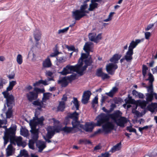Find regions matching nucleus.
I'll return each mask as SVG.
<instances>
[{
  "label": "nucleus",
  "mask_w": 157,
  "mask_h": 157,
  "mask_svg": "<svg viewBox=\"0 0 157 157\" xmlns=\"http://www.w3.org/2000/svg\"><path fill=\"white\" fill-rule=\"evenodd\" d=\"M3 138L4 140V145L5 146L8 142L9 139H10V137L4 135Z\"/></svg>",
  "instance_id": "52"
},
{
  "label": "nucleus",
  "mask_w": 157,
  "mask_h": 157,
  "mask_svg": "<svg viewBox=\"0 0 157 157\" xmlns=\"http://www.w3.org/2000/svg\"><path fill=\"white\" fill-rule=\"evenodd\" d=\"M11 144L9 145L6 149V157H9L13 155L15 153V149Z\"/></svg>",
  "instance_id": "15"
},
{
  "label": "nucleus",
  "mask_w": 157,
  "mask_h": 157,
  "mask_svg": "<svg viewBox=\"0 0 157 157\" xmlns=\"http://www.w3.org/2000/svg\"><path fill=\"white\" fill-rule=\"evenodd\" d=\"M58 83L59 84L61 83L62 86L64 87L66 86L68 83L65 77L63 78L61 80H59Z\"/></svg>",
  "instance_id": "29"
},
{
  "label": "nucleus",
  "mask_w": 157,
  "mask_h": 157,
  "mask_svg": "<svg viewBox=\"0 0 157 157\" xmlns=\"http://www.w3.org/2000/svg\"><path fill=\"white\" fill-rule=\"evenodd\" d=\"M106 114L105 113H101L98 116V120L96 125L100 126L101 124L104 123H106L109 122V118H111L110 115Z\"/></svg>",
  "instance_id": "9"
},
{
  "label": "nucleus",
  "mask_w": 157,
  "mask_h": 157,
  "mask_svg": "<svg viewBox=\"0 0 157 157\" xmlns=\"http://www.w3.org/2000/svg\"><path fill=\"white\" fill-rule=\"evenodd\" d=\"M101 77L103 79L108 78H109V76L106 74L103 73Z\"/></svg>",
  "instance_id": "56"
},
{
  "label": "nucleus",
  "mask_w": 157,
  "mask_h": 157,
  "mask_svg": "<svg viewBox=\"0 0 157 157\" xmlns=\"http://www.w3.org/2000/svg\"><path fill=\"white\" fill-rule=\"evenodd\" d=\"M73 102L75 106L76 110H78L79 109V105L78 104V101L77 98H74V100L73 101Z\"/></svg>",
  "instance_id": "44"
},
{
  "label": "nucleus",
  "mask_w": 157,
  "mask_h": 157,
  "mask_svg": "<svg viewBox=\"0 0 157 157\" xmlns=\"http://www.w3.org/2000/svg\"><path fill=\"white\" fill-rule=\"evenodd\" d=\"M16 84V82L15 81H13L10 82L9 86L7 88L6 90V91L8 92V91L11 90L13 86Z\"/></svg>",
  "instance_id": "32"
},
{
  "label": "nucleus",
  "mask_w": 157,
  "mask_h": 157,
  "mask_svg": "<svg viewBox=\"0 0 157 157\" xmlns=\"http://www.w3.org/2000/svg\"><path fill=\"white\" fill-rule=\"evenodd\" d=\"M107 97L105 96L102 95L101 99V104L102 105L103 103L105 102V100L107 99Z\"/></svg>",
  "instance_id": "57"
},
{
  "label": "nucleus",
  "mask_w": 157,
  "mask_h": 157,
  "mask_svg": "<svg viewBox=\"0 0 157 157\" xmlns=\"http://www.w3.org/2000/svg\"><path fill=\"white\" fill-rule=\"evenodd\" d=\"M117 68V65L113 63H109L106 67L107 71L110 74H113L114 71Z\"/></svg>",
  "instance_id": "13"
},
{
  "label": "nucleus",
  "mask_w": 157,
  "mask_h": 157,
  "mask_svg": "<svg viewBox=\"0 0 157 157\" xmlns=\"http://www.w3.org/2000/svg\"><path fill=\"white\" fill-rule=\"evenodd\" d=\"M121 56H122L121 55H119L117 54H115L110 59V60L111 62H113L115 63H117L118 60L121 58Z\"/></svg>",
  "instance_id": "22"
},
{
  "label": "nucleus",
  "mask_w": 157,
  "mask_h": 157,
  "mask_svg": "<svg viewBox=\"0 0 157 157\" xmlns=\"http://www.w3.org/2000/svg\"><path fill=\"white\" fill-rule=\"evenodd\" d=\"M146 96V101L147 102L151 101H152L153 98V94H147Z\"/></svg>",
  "instance_id": "38"
},
{
  "label": "nucleus",
  "mask_w": 157,
  "mask_h": 157,
  "mask_svg": "<svg viewBox=\"0 0 157 157\" xmlns=\"http://www.w3.org/2000/svg\"><path fill=\"white\" fill-rule=\"evenodd\" d=\"M140 42V40L137 39L135 41H132L130 43L128 48V51L124 56V59L126 60L127 61L130 62L132 59V55L133 54V49Z\"/></svg>",
  "instance_id": "4"
},
{
  "label": "nucleus",
  "mask_w": 157,
  "mask_h": 157,
  "mask_svg": "<svg viewBox=\"0 0 157 157\" xmlns=\"http://www.w3.org/2000/svg\"><path fill=\"white\" fill-rule=\"evenodd\" d=\"M124 101L127 103L134 104L135 103V100L132 99V97L130 96L129 94L128 95V98L125 99Z\"/></svg>",
  "instance_id": "34"
},
{
  "label": "nucleus",
  "mask_w": 157,
  "mask_h": 157,
  "mask_svg": "<svg viewBox=\"0 0 157 157\" xmlns=\"http://www.w3.org/2000/svg\"><path fill=\"white\" fill-rule=\"evenodd\" d=\"M121 144L120 142L113 146L109 151V152L113 153L116 151L119 150L121 148Z\"/></svg>",
  "instance_id": "24"
},
{
  "label": "nucleus",
  "mask_w": 157,
  "mask_h": 157,
  "mask_svg": "<svg viewBox=\"0 0 157 157\" xmlns=\"http://www.w3.org/2000/svg\"><path fill=\"white\" fill-rule=\"evenodd\" d=\"M33 104L34 105L40 106V107L38 108L39 110H40L41 108L44 107L43 102L38 100L34 101L33 103Z\"/></svg>",
  "instance_id": "31"
},
{
  "label": "nucleus",
  "mask_w": 157,
  "mask_h": 157,
  "mask_svg": "<svg viewBox=\"0 0 157 157\" xmlns=\"http://www.w3.org/2000/svg\"><path fill=\"white\" fill-rule=\"evenodd\" d=\"M15 76V74L13 72H12L7 77L10 79H13Z\"/></svg>",
  "instance_id": "60"
},
{
  "label": "nucleus",
  "mask_w": 157,
  "mask_h": 157,
  "mask_svg": "<svg viewBox=\"0 0 157 157\" xmlns=\"http://www.w3.org/2000/svg\"><path fill=\"white\" fill-rule=\"evenodd\" d=\"M93 43L91 42L86 43L85 44L83 47V49L87 53V54H86L84 53L82 54L81 57L79 59V62L80 61L82 62L83 59H85L84 61L85 63V61L86 59H88V62H89V60H90L92 61V63H93V61L91 58H87L89 56L90 52H93Z\"/></svg>",
  "instance_id": "5"
},
{
  "label": "nucleus",
  "mask_w": 157,
  "mask_h": 157,
  "mask_svg": "<svg viewBox=\"0 0 157 157\" xmlns=\"http://www.w3.org/2000/svg\"><path fill=\"white\" fill-rule=\"evenodd\" d=\"M44 120V117L43 116L39 118L37 116H35L32 120L30 121L29 124L31 127L30 132L31 133V140L36 141L37 140L39 132L38 128H36V127L39 124L42 125Z\"/></svg>",
  "instance_id": "2"
},
{
  "label": "nucleus",
  "mask_w": 157,
  "mask_h": 157,
  "mask_svg": "<svg viewBox=\"0 0 157 157\" xmlns=\"http://www.w3.org/2000/svg\"><path fill=\"white\" fill-rule=\"evenodd\" d=\"M26 95L28 100L30 101L35 100L37 97V94L33 92H30L26 94Z\"/></svg>",
  "instance_id": "19"
},
{
  "label": "nucleus",
  "mask_w": 157,
  "mask_h": 157,
  "mask_svg": "<svg viewBox=\"0 0 157 157\" xmlns=\"http://www.w3.org/2000/svg\"><path fill=\"white\" fill-rule=\"evenodd\" d=\"M98 98L97 96H96L93 99L92 101V106L93 108H95V105L98 104Z\"/></svg>",
  "instance_id": "41"
},
{
  "label": "nucleus",
  "mask_w": 157,
  "mask_h": 157,
  "mask_svg": "<svg viewBox=\"0 0 157 157\" xmlns=\"http://www.w3.org/2000/svg\"><path fill=\"white\" fill-rule=\"evenodd\" d=\"M87 7L88 5L87 4L85 3L83 5L81 6L80 10H79L83 14L85 15V16L86 15V13H89L88 11L86 10Z\"/></svg>",
  "instance_id": "28"
},
{
  "label": "nucleus",
  "mask_w": 157,
  "mask_h": 157,
  "mask_svg": "<svg viewBox=\"0 0 157 157\" xmlns=\"http://www.w3.org/2000/svg\"><path fill=\"white\" fill-rule=\"evenodd\" d=\"M75 128V127H73V126L72 127H70L66 126L62 128V130L65 132L69 133L72 131L73 128Z\"/></svg>",
  "instance_id": "37"
},
{
  "label": "nucleus",
  "mask_w": 157,
  "mask_h": 157,
  "mask_svg": "<svg viewBox=\"0 0 157 157\" xmlns=\"http://www.w3.org/2000/svg\"><path fill=\"white\" fill-rule=\"evenodd\" d=\"M36 147L38 148V151L41 152L46 147V145L45 142L43 141H39L36 143Z\"/></svg>",
  "instance_id": "17"
},
{
  "label": "nucleus",
  "mask_w": 157,
  "mask_h": 157,
  "mask_svg": "<svg viewBox=\"0 0 157 157\" xmlns=\"http://www.w3.org/2000/svg\"><path fill=\"white\" fill-rule=\"evenodd\" d=\"M146 88H147L148 92L149 93L148 94H153V88L152 84H150L149 86H147Z\"/></svg>",
  "instance_id": "46"
},
{
  "label": "nucleus",
  "mask_w": 157,
  "mask_h": 157,
  "mask_svg": "<svg viewBox=\"0 0 157 157\" xmlns=\"http://www.w3.org/2000/svg\"><path fill=\"white\" fill-rule=\"evenodd\" d=\"M149 78L148 80H149L150 84H152V83L154 81V78L153 75L151 73L148 74Z\"/></svg>",
  "instance_id": "51"
},
{
  "label": "nucleus",
  "mask_w": 157,
  "mask_h": 157,
  "mask_svg": "<svg viewBox=\"0 0 157 157\" xmlns=\"http://www.w3.org/2000/svg\"><path fill=\"white\" fill-rule=\"evenodd\" d=\"M122 113L119 110L115 111L113 113L110 114V116L111 119L118 126L124 127V124L127 122L126 118L121 117Z\"/></svg>",
  "instance_id": "3"
},
{
  "label": "nucleus",
  "mask_w": 157,
  "mask_h": 157,
  "mask_svg": "<svg viewBox=\"0 0 157 157\" xmlns=\"http://www.w3.org/2000/svg\"><path fill=\"white\" fill-rule=\"evenodd\" d=\"M88 61V59L86 60L85 61V65L83 67H82L83 63L81 61L79 62V60L78 63L77 65L73 66L68 65L63 68L62 71L59 73L62 75H65L71 73L72 71H75L78 74L82 75L83 72L86 69L87 67L90 65L92 63L91 60H90L89 62Z\"/></svg>",
  "instance_id": "1"
},
{
  "label": "nucleus",
  "mask_w": 157,
  "mask_h": 157,
  "mask_svg": "<svg viewBox=\"0 0 157 157\" xmlns=\"http://www.w3.org/2000/svg\"><path fill=\"white\" fill-rule=\"evenodd\" d=\"M65 108V104L63 101H61L60 102L59 105L58 107V110L63 111Z\"/></svg>",
  "instance_id": "35"
},
{
  "label": "nucleus",
  "mask_w": 157,
  "mask_h": 157,
  "mask_svg": "<svg viewBox=\"0 0 157 157\" xmlns=\"http://www.w3.org/2000/svg\"><path fill=\"white\" fill-rule=\"evenodd\" d=\"M127 130L130 132H134L136 133V130L135 129L133 128L132 127H127Z\"/></svg>",
  "instance_id": "54"
},
{
  "label": "nucleus",
  "mask_w": 157,
  "mask_h": 157,
  "mask_svg": "<svg viewBox=\"0 0 157 157\" xmlns=\"http://www.w3.org/2000/svg\"><path fill=\"white\" fill-rule=\"evenodd\" d=\"M96 34L94 33H90L89 35V38L90 40L95 42V36Z\"/></svg>",
  "instance_id": "39"
},
{
  "label": "nucleus",
  "mask_w": 157,
  "mask_h": 157,
  "mask_svg": "<svg viewBox=\"0 0 157 157\" xmlns=\"http://www.w3.org/2000/svg\"><path fill=\"white\" fill-rule=\"evenodd\" d=\"M16 60L17 63L19 64H21L23 62L22 57L21 54H18L16 58Z\"/></svg>",
  "instance_id": "42"
},
{
  "label": "nucleus",
  "mask_w": 157,
  "mask_h": 157,
  "mask_svg": "<svg viewBox=\"0 0 157 157\" xmlns=\"http://www.w3.org/2000/svg\"><path fill=\"white\" fill-rule=\"evenodd\" d=\"M47 137L48 139H51L54 135L55 132H59L62 131V128L59 126H49L47 128Z\"/></svg>",
  "instance_id": "8"
},
{
  "label": "nucleus",
  "mask_w": 157,
  "mask_h": 157,
  "mask_svg": "<svg viewBox=\"0 0 157 157\" xmlns=\"http://www.w3.org/2000/svg\"><path fill=\"white\" fill-rule=\"evenodd\" d=\"M40 83L42 84L45 85H48V83H47V81L46 80H40L39 81V82H37L33 84V86H35L36 85H39Z\"/></svg>",
  "instance_id": "43"
},
{
  "label": "nucleus",
  "mask_w": 157,
  "mask_h": 157,
  "mask_svg": "<svg viewBox=\"0 0 157 157\" xmlns=\"http://www.w3.org/2000/svg\"><path fill=\"white\" fill-rule=\"evenodd\" d=\"M91 94L89 91H85L83 93L82 99V102L84 104L87 103L89 99Z\"/></svg>",
  "instance_id": "16"
},
{
  "label": "nucleus",
  "mask_w": 157,
  "mask_h": 157,
  "mask_svg": "<svg viewBox=\"0 0 157 157\" xmlns=\"http://www.w3.org/2000/svg\"><path fill=\"white\" fill-rule=\"evenodd\" d=\"M145 38L146 39H148L151 36V33L149 32H146L145 33Z\"/></svg>",
  "instance_id": "59"
},
{
  "label": "nucleus",
  "mask_w": 157,
  "mask_h": 157,
  "mask_svg": "<svg viewBox=\"0 0 157 157\" xmlns=\"http://www.w3.org/2000/svg\"><path fill=\"white\" fill-rule=\"evenodd\" d=\"M7 121L6 120H1L0 119V127H1L2 124H6Z\"/></svg>",
  "instance_id": "62"
},
{
  "label": "nucleus",
  "mask_w": 157,
  "mask_h": 157,
  "mask_svg": "<svg viewBox=\"0 0 157 157\" xmlns=\"http://www.w3.org/2000/svg\"><path fill=\"white\" fill-rule=\"evenodd\" d=\"M36 141L33 140H30L29 141V146L30 148L33 150L34 149V144Z\"/></svg>",
  "instance_id": "40"
},
{
  "label": "nucleus",
  "mask_w": 157,
  "mask_h": 157,
  "mask_svg": "<svg viewBox=\"0 0 157 157\" xmlns=\"http://www.w3.org/2000/svg\"><path fill=\"white\" fill-rule=\"evenodd\" d=\"M23 156L24 157H29V156L27 151L25 149L21 150L20 154L16 157H21Z\"/></svg>",
  "instance_id": "30"
},
{
  "label": "nucleus",
  "mask_w": 157,
  "mask_h": 157,
  "mask_svg": "<svg viewBox=\"0 0 157 157\" xmlns=\"http://www.w3.org/2000/svg\"><path fill=\"white\" fill-rule=\"evenodd\" d=\"M10 142L14 145L17 144L18 146H21L23 147H25L26 145L25 143L22 141V138L21 136L12 138L10 140Z\"/></svg>",
  "instance_id": "10"
},
{
  "label": "nucleus",
  "mask_w": 157,
  "mask_h": 157,
  "mask_svg": "<svg viewBox=\"0 0 157 157\" xmlns=\"http://www.w3.org/2000/svg\"><path fill=\"white\" fill-rule=\"evenodd\" d=\"M79 114L76 111L70 115V117L73 119L71 124L73 127H78L80 124V122L78 121Z\"/></svg>",
  "instance_id": "11"
},
{
  "label": "nucleus",
  "mask_w": 157,
  "mask_h": 157,
  "mask_svg": "<svg viewBox=\"0 0 157 157\" xmlns=\"http://www.w3.org/2000/svg\"><path fill=\"white\" fill-rule=\"evenodd\" d=\"M94 126V123L92 122H86L84 126L80 124L78 127L83 128L86 132H91Z\"/></svg>",
  "instance_id": "12"
},
{
  "label": "nucleus",
  "mask_w": 157,
  "mask_h": 157,
  "mask_svg": "<svg viewBox=\"0 0 157 157\" xmlns=\"http://www.w3.org/2000/svg\"><path fill=\"white\" fill-rule=\"evenodd\" d=\"M154 26L153 24H150L148 25L147 27L145 28V30L146 31H148L151 29Z\"/></svg>",
  "instance_id": "64"
},
{
  "label": "nucleus",
  "mask_w": 157,
  "mask_h": 157,
  "mask_svg": "<svg viewBox=\"0 0 157 157\" xmlns=\"http://www.w3.org/2000/svg\"><path fill=\"white\" fill-rule=\"evenodd\" d=\"M41 34L40 30L36 29L34 32V37L36 41H38L40 39Z\"/></svg>",
  "instance_id": "21"
},
{
  "label": "nucleus",
  "mask_w": 157,
  "mask_h": 157,
  "mask_svg": "<svg viewBox=\"0 0 157 157\" xmlns=\"http://www.w3.org/2000/svg\"><path fill=\"white\" fill-rule=\"evenodd\" d=\"M4 135L10 137V140L11 139L15 137V130L14 129L10 128L7 130L4 133Z\"/></svg>",
  "instance_id": "18"
},
{
  "label": "nucleus",
  "mask_w": 157,
  "mask_h": 157,
  "mask_svg": "<svg viewBox=\"0 0 157 157\" xmlns=\"http://www.w3.org/2000/svg\"><path fill=\"white\" fill-rule=\"evenodd\" d=\"M91 2L90 4L89 5L88 10L90 11H92L95 8H97L98 4L94 2L92 0H91Z\"/></svg>",
  "instance_id": "27"
},
{
  "label": "nucleus",
  "mask_w": 157,
  "mask_h": 157,
  "mask_svg": "<svg viewBox=\"0 0 157 157\" xmlns=\"http://www.w3.org/2000/svg\"><path fill=\"white\" fill-rule=\"evenodd\" d=\"M103 73V72L102 71V69H99L98 70L96 73V75L98 77H101Z\"/></svg>",
  "instance_id": "53"
},
{
  "label": "nucleus",
  "mask_w": 157,
  "mask_h": 157,
  "mask_svg": "<svg viewBox=\"0 0 157 157\" xmlns=\"http://www.w3.org/2000/svg\"><path fill=\"white\" fill-rule=\"evenodd\" d=\"M103 129H99L95 132V134L101 133L104 132L106 133H108L113 130L114 127V124L112 122H108L102 125Z\"/></svg>",
  "instance_id": "6"
},
{
  "label": "nucleus",
  "mask_w": 157,
  "mask_h": 157,
  "mask_svg": "<svg viewBox=\"0 0 157 157\" xmlns=\"http://www.w3.org/2000/svg\"><path fill=\"white\" fill-rule=\"evenodd\" d=\"M69 29V27H66L63 29H60L58 30V33L60 34L66 33Z\"/></svg>",
  "instance_id": "49"
},
{
  "label": "nucleus",
  "mask_w": 157,
  "mask_h": 157,
  "mask_svg": "<svg viewBox=\"0 0 157 157\" xmlns=\"http://www.w3.org/2000/svg\"><path fill=\"white\" fill-rule=\"evenodd\" d=\"M6 82L5 80L3 79L0 82V89L2 88L3 84H5Z\"/></svg>",
  "instance_id": "61"
},
{
  "label": "nucleus",
  "mask_w": 157,
  "mask_h": 157,
  "mask_svg": "<svg viewBox=\"0 0 157 157\" xmlns=\"http://www.w3.org/2000/svg\"><path fill=\"white\" fill-rule=\"evenodd\" d=\"M66 57L63 56L62 54H61L57 58V64L59 65L60 63H64L66 61Z\"/></svg>",
  "instance_id": "20"
},
{
  "label": "nucleus",
  "mask_w": 157,
  "mask_h": 157,
  "mask_svg": "<svg viewBox=\"0 0 157 157\" xmlns=\"http://www.w3.org/2000/svg\"><path fill=\"white\" fill-rule=\"evenodd\" d=\"M148 69L147 67L144 65H143L142 67V73L143 76L144 77L145 76L147 73V70Z\"/></svg>",
  "instance_id": "47"
},
{
  "label": "nucleus",
  "mask_w": 157,
  "mask_h": 157,
  "mask_svg": "<svg viewBox=\"0 0 157 157\" xmlns=\"http://www.w3.org/2000/svg\"><path fill=\"white\" fill-rule=\"evenodd\" d=\"M137 107L138 105H134L132 107V112L133 113L135 114L137 117H141L142 116V115L140 113L136 110Z\"/></svg>",
  "instance_id": "26"
},
{
  "label": "nucleus",
  "mask_w": 157,
  "mask_h": 157,
  "mask_svg": "<svg viewBox=\"0 0 157 157\" xmlns=\"http://www.w3.org/2000/svg\"><path fill=\"white\" fill-rule=\"evenodd\" d=\"M59 53L57 50H56L55 51V52L54 53H52L49 56H50L51 57H55Z\"/></svg>",
  "instance_id": "58"
},
{
  "label": "nucleus",
  "mask_w": 157,
  "mask_h": 157,
  "mask_svg": "<svg viewBox=\"0 0 157 157\" xmlns=\"http://www.w3.org/2000/svg\"><path fill=\"white\" fill-rule=\"evenodd\" d=\"M152 126V125L146 126L143 127H139V130L140 132H142L144 129H147L148 128H151Z\"/></svg>",
  "instance_id": "50"
},
{
  "label": "nucleus",
  "mask_w": 157,
  "mask_h": 157,
  "mask_svg": "<svg viewBox=\"0 0 157 157\" xmlns=\"http://www.w3.org/2000/svg\"><path fill=\"white\" fill-rule=\"evenodd\" d=\"M115 13L114 12H111L109 15L108 18L104 20V21L105 22H108L111 21L112 19L113 15L115 14Z\"/></svg>",
  "instance_id": "45"
},
{
  "label": "nucleus",
  "mask_w": 157,
  "mask_h": 157,
  "mask_svg": "<svg viewBox=\"0 0 157 157\" xmlns=\"http://www.w3.org/2000/svg\"><path fill=\"white\" fill-rule=\"evenodd\" d=\"M4 98L6 99V104L8 107H13L14 105V98L13 95L9 94L7 91L2 92Z\"/></svg>",
  "instance_id": "7"
},
{
  "label": "nucleus",
  "mask_w": 157,
  "mask_h": 157,
  "mask_svg": "<svg viewBox=\"0 0 157 157\" xmlns=\"http://www.w3.org/2000/svg\"><path fill=\"white\" fill-rule=\"evenodd\" d=\"M52 95V94L50 93L45 94H44V97L43 98V102H45L44 100L48 99L50 96Z\"/></svg>",
  "instance_id": "48"
},
{
  "label": "nucleus",
  "mask_w": 157,
  "mask_h": 157,
  "mask_svg": "<svg viewBox=\"0 0 157 157\" xmlns=\"http://www.w3.org/2000/svg\"><path fill=\"white\" fill-rule=\"evenodd\" d=\"M21 134L25 137H27L29 136V131L25 128H23L21 129Z\"/></svg>",
  "instance_id": "33"
},
{
  "label": "nucleus",
  "mask_w": 157,
  "mask_h": 157,
  "mask_svg": "<svg viewBox=\"0 0 157 157\" xmlns=\"http://www.w3.org/2000/svg\"><path fill=\"white\" fill-rule=\"evenodd\" d=\"M101 39V34H99L97 36H95V42H97V41Z\"/></svg>",
  "instance_id": "63"
},
{
  "label": "nucleus",
  "mask_w": 157,
  "mask_h": 157,
  "mask_svg": "<svg viewBox=\"0 0 157 157\" xmlns=\"http://www.w3.org/2000/svg\"><path fill=\"white\" fill-rule=\"evenodd\" d=\"M85 16L79 10H76L72 12V16L75 20H79L81 18Z\"/></svg>",
  "instance_id": "14"
},
{
  "label": "nucleus",
  "mask_w": 157,
  "mask_h": 157,
  "mask_svg": "<svg viewBox=\"0 0 157 157\" xmlns=\"http://www.w3.org/2000/svg\"><path fill=\"white\" fill-rule=\"evenodd\" d=\"M12 107H8L7 111L6 113V117L10 118L12 115Z\"/></svg>",
  "instance_id": "36"
},
{
  "label": "nucleus",
  "mask_w": 157,
  "mask_h": 157,
  "mask_svg": "<svg viewBox=\"0 0 157 157\" xmlns=\"http://www.w3.org/2000/svg\"><path fill=\"white\" fill-rule=\"evenodd\" d=\"M76 75L75 74H72L70 76L67 77V79L70 80H72L75 79Z\"/></svg>",
  "instance_id": "55"
},
{
  "label": "nucleus",
  "mask_w": 157,
  "mask_h": 157,
  "mask_svg": "<svg viewBox=\"0 0 157 157\" xmlns=\"http://www.w3.org/2000/svg\"><path fill=\"white\" fill-rule=\"evenodd\" d=\"M118 88L116 87H113L112 89L108 93H106L105 94L109 96L112 98L114 95L118 91Z\"/></svg>",
  "instance_id": "23"
},
{
  "label": "nucleus",
  "mask_w": 157,
  "mask_h": 157,
  "mask_svg": "<svg viewBox=\"0 0 157 157\" xmlns=\"http://www.w3.org/2000/svg\"><path fill=\"white\" fill-rule=\"evenodd\" d=\"M43 65L44 67H49L52 65V63L49 58V56H48L43 63Z\"/></svg>",
  "instance_id": "25"
}]
</instances>
